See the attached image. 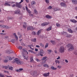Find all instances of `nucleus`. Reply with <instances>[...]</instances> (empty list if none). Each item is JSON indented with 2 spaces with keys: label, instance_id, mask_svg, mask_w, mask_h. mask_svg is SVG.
Returning a JSON list of instances; mask_svg holds the SVG:
<instances>
[{
  "label": "nucleus",
  "instance_id": "nucleus-40",
  "mask_svg": "<svg viewBox=\"0 0 77 77\" xmlns=\"http://www.w3.org/2000/svg\"><path fill=\"white\" fill-rule=\"evenodd\" d=\"M56 26L57 27H59L60 26V24L59 23H56Z\"/></svg>",
  "mask_w": 77,
  "mask_h": 77
},
{
  "label": "nucleus",
  "instance_id": "nucleus-49",
  "mask_svg": "<svg viewBox=\"0 0 77 77\" xmlns=\"http://www.w3.org/2000/svg\"><path fill=\"white\" fill-rule=\"evenodd\" d=\"M61 67H62L61 66H57V68H59V69H60L61 68Z\"/></svg>",
  "mask_w": 77,
  "mask_h": 77
},
{
  "label": "nucleus",
  "instance_id": "nucleus-58",
  "mask_svg": "<svg viewBox=\"0 0 77 77\" xmlns=\"http://www.w3.org/2000/svg\"><path fill=\"white\" fill-rule=\"evenodd\" d=\"M35 51H38V49L35 48Z\"/></svg>",
  "mask_w": 77,
  "mask_h": 77
},
{
  "label": "nucleus",
  "instance_id": "nucleus-28",
  "mask_svg": "<svg viewBox=\"0 0 77 77\" xmlns=\"http://www.w3.org/2000/svg\"><path fill=\"white\" fill-rule=\"evenodd\" d=\"M45 67H47V68H48L49 67V66H48V65L45 64H44L43 65Z\"/></svg>",
  "mask_w": 77,
  "mask_h": 77
},
{
  "label": "nucleus",
  "instance_id": "nucleus-44",
  "mask_svg": "<svg viewBox=\"0 0 77 77\" xmlns=\"http://www.w3.org/2000/svg\"><path fill=\"white\" fill-rule=\"evenodd\" d=\"M0 77H4V75L0 73Z\"/></svg>",
  "mask_w": 77,
  "mask_h": 77
},
{
  "label": "nucleus",
  "instance_id": "nucleus-41",
  "mask_svg": "<svg viewBox=\"0 0 77 77\" xmlns=\"http://www.w3.org/2000/svg\"><path fill=\"white\" fill-rule=\"evenodd\" d=\"M32 35H36V32L34 31L33 32H32Z\"/></svg>",
  "mask_w": 77,
  "mask_h": 77
},
{
  "label": "nucleus",
  "instance_id": "nucleus-39",
  "mask_svg": "<svg viewBox=\"0 0 77 77\" xmlns=\"http://www.w3.org/2000/svg\"><path fill=\"white\" fill-rule=\"evenodd\" d=\"M9 69H10V70H13V67L12 66H10L9 67Z\"/></svg>",
  "mask_w": 77,
  "mask_h": 77
},
{
  "label": "nucleus",
  "instance_id": "nucleus-26",
  "mask_svg": "<svg viewBox=\"0 0 77 77\" xmlns=\"http://www.w3.org/2000/svg\"><path fill=\"white\" fill-rule=\"evenodd\" d=\"M55 62H56V64H57V63H58V64L60 63V62L59 61L57 60H55Z\"/></svg>",
  "mask_w": 77,
  "mask_h": 77
},
{
  "label": "nucleus",
  "instance_id": "nucleus-25",
  "mask_svg": "<svg viewBox=\"0 0 77 77\" xmlns=\"http://www.w3.org/2000/svg\"><path fill=\"white\" fill-rule=\"evenodd\" d=\"M68 31L69 33H72V30H71L70 29H68Z\"/></svg>",
  "mask_w": 77,
  "mask_h": 77
},
{
  "label": "nucleus",
  "instance_id": "nucleus-10",
  "mask_svg": "<svg viewBox=\"0 0 77 77\" xmlns=\"http://www.w3.org/2000/svg\"><path fill=\"white\" fill-rule=\"evenodd\" d=\"M36 71H32L30 72V74L32 75H35V74H36Z\"/></svg>",
  "mask_w": 77,
  "mask_h": 77
},
{
  "label": "nucleus",
  "instance_id": "nucleus-8",
  "mask_svg": "<svg viewBox=\"0 0 77 77\" xmlns=\"http://www.w3.org/2000/svg\"><path fill=\"white\" fill-rule=\"evenodd\" d=\"M27 29L28 30H34L35 28L33 27V26H28L27 27Z\"/></svg>",
  "mask_w": 77,
  "mask_h": 77
},
{
  "label": "nucleus",
  "instance_id": "nucleus-3",
  "mask_svg": "<svg viewBox=\"0 0 77 77\" xmlns=\"http://www.w3.org/2000/svg\"><path fill=\"white\" fill-rule=\"evenodd\" d=\"M5 60H4V62L5 63H7L8 61H11L13 59L10 56H6L4 57Z\"/></svg>",
  "mask_w": 77,
  "mask_h": 77
},
{
  "label": "nucleus",
  "instance_id": "nucleus-45",
  "mask_svg": "<svg viewBox=\"0 0 77 77\" xmlns=\"http://www.w3.org/2000/svg\"><path fill=\"white\" fill-rule=\"evenodd\" d=\"M31 62H33V59L32 58H30Z\"/></svg>",
  "mask_w": 77,
  "mask_h": 77
},
{
  "label": "nucleus",
  "instance_id": "nucleus-53",
  "mask_svg": "<svg viewBox=\"0 0 77 77\" xmlns=\"http://www.w3.org/2000/svg\"><path fill=\"white\" fill-rule=\"evenodd\" d=\"M18 48L20 50H21L22 49V47H19Z\"/></svg>",
  "mask_w": 77,
  "mask_h": 77
},
{
  "label": "nucleus",
  "instance_id": "nucleus-1",
  "mask_svg": "<svg viewBox=\"0 0 77 77\" xmlns=\"http://www.w3.org/2000/svg\"><path fill=\"white\" fill-rule=\"evenodd\" d=\"M23 52H24V53H23L22 54V56L24 59H26V60H27V59L28 58V56L27 55V54H29V53L28 52H27V50L24 49H23Z\"/></svg>",
  "mask_w": 77,
  "mask_h": 77
},
{
  "label": "nucleus",
  "instance_id": "nucleus-19",
  "mask_svg": "<svg viewBox=\"0 0 77 77\" xmlns=\"http://www.w3.org/2000/svg\"><path fill=\"white\" fill-rule=\"evenodd\" d=\"M42 29H40L39 30L38 32H37L36 35H39V34H41V32L42 31Z\"/></svg>",
  "mask_w": 77,
  "mask_h": 77
},
{
  "label": "nucleus",
  "instance_id": "nucleus-21",
  "mask_svg": "<svg viewBox=\"0 0 77 77\" xmlns=\"http://www.w3.org/2000/svg\"><path fill=\"white\" fill-rule=\"evenodd\" d=\"M46 17L47 18H51L52 17L51 16L49 15H48L46 16Z\"/></svg>",
  "mask_w": 77,
  "mask_h": 77
},
{
  "label": "nucleus",
  "instance_id": "nucleus-37",
  "mask_svg": "<svg viewBox=\"0 0 77 77\" xmlns=\"http://www.w3.org/2000/svg\"><path fill=\"white\" fill-rule=\"evenodd\" d=\"M31 5H36V2H35L34 1H33L31 2Z\"/></svg>",
  "mask_w": 77,
  "mask_h": 77
},
{
  "label": "nucleus",
  "instance_id": "nucleus-34",
  "mask_svg": "<svg viewBox=\"0 0 77 77\" xmlns=\"http://www.w3.org/2000/svg\"><path fill=\"white\" fill-rule=\"evenodd\" d=\"M46 3H47V4H48L50 3V1L49 0H45Z\"/></svg>",
  "mask_w": 77,
  "mask_h": 77
},
{
  "label": "nucleus",
  "instance_id": "nucleus-33",
  "mask_svg": "<svg viewBox=\"0 0 77 77\" xmlns=\"http://www.w3.org/2000/svg\"><path fill=\"white\" fill-rule=\"evenodd\" d=\"M34 13L35 14H38V12H37V11L36 10V9H34Z\"/></svg>",
  "mask_w": 77,
  "mask_h": 77
},
{
  "label": "nucleus",
  "instance_id": "nucleus-4",
  "mask_svg": "<svg viewBox=\"0 0 77 77\" xmlns=\"http://www.w3.org/2000/svg\"><path fill=\"white\" fill-rule=\"evenodd\" d=\"M67 47L68 48L70 47V48L69 49V51H71V50H74V47H73V45H72L71 44H68L67 45Z\"/></svg>",
  "mask_w": 77,
  "mask_h": 77
},
{
  "label": "nucleus",
  "instance_id": "nucleus-56",
  "mask_svg": "<svg viewBox=\"0 0 77 77\" xmlns=\"http://www.w3.org/2000/svg\"><path fill=\"white\" fill-rule=\"evenodd\" d=\"M24 1L23 0H21V1L19 2L20 3H22V2H23Z\"/></svg>",
  "mask_w": 77,
  "mask_h": 77
},
{
  "label": "nucleus",
  "instance_id": "nucleus-16",
  "mask_svg": "<svg viewBox=\"0 0 77 77\" xmlns=\"http://www.w3.org/2000/svg\"><path fill=\"white\" fill-rule=\"evenodd\" d=\"M70 21H71V22H72V23H77V21H76L75 20H74V19H70Z\"/></svg>",
  "mask_w": 77,
  "mask_h": 77
},
{
  "label": "nucleus",
  "instance_id": "nucleus-27",
  "mask_svg": "<svg viewBox=\"0 0 77 77\" xmlns=\"http://www.w3.org/2000/svg\"><path fill=\"white\" fill-rule=\"evenodd\" d=\"M5 6H11V5L9 4H8V3L7 2V3H5V4H4Z\"/></svg>",
  "mask_w": 77,
  "mask_h": 77
},
{
  "label": "nucleus",
  "instance_id": "nucleus-7",
  "mask_svg": "<svg viewBox=\"0 0 77 77\" xmlns=\"http://www.w3.org/2000/svg\"><path fill=\"white\" fill-rule=\"evenodd\" d=\"M43 54H44L43 50H41L39 52L38 56H43Z\"/></svg>",
  "mask_w": 77,
  "mask_h": 77
},
{
  "label": "nucleus",
  "instance_id": "nucleus-52",
  "mask_svg": "<svg viewBox=\"0 0 77 77\" xmlns=\"http://www.w3.org/2000/svg\"><path fill=\"white\" fill-rule=\"evenodd\" d=\"M3 68H5V69H7L8 68V67L7 66H4L3 67Z\"/></svg>",
  "mask_w": 77,
  "mask_h": 77
},
{
  "label": "nucleus",
  "instance_id": "nucleus-55",
  "mask_svg": "<svg viewBox=\"0 0 77 77\" xmlns=\"http://www.w3.org/2000/svg\"><path fill=\"white\" fill-rule=\"evenodd\" d=\"M36 47H37V48H39L40 47V46H39V45H36Z\"/></svg>",
  "mask_w": 77,
  "mask_h": 77
},
{
  "label": "nucleus",
  "instance_id": "nucleus-61",
  "mask_svg": "<svg viewBox=\"0 0 77 77\" xmlns=\"http://www.w3.org/2000/svg\"><path fill=\"white\" fill-rule=\"evenodd\" d=\"M22 35H19V38H21Z\"/></svg>",
  "mask_w": 77,
  "mask_h": 77
},
{
  "label": "nucleus",
  "instance_id": "nucleus-64",
  "mask_svg": "<svg viewBox=\"0 0 77 77\" xmlns=\"http://www.w3.org/2000/svg\"><path fill=\"white\" fill-rule=\"evenodd\" d=\"M17 35H20L21 34H20V33L18 32L17 33Z\"/></svg>",
  "mask_w": 77,
  "mask_h": 77
},
{
  "label": "nucleus",
  "instance_id": "nucleus-59",
  "mask_svg": "<svg viewBox=\"0 0 77 77\" xmlns=\"http://www.w3.org/2000/svg\"><path fill=\"white\" fill-rule=\"evenodd\" d=\"M5 39H8V36H5Z\"/></svg>",
  "mask_w": 77,
  "mask_h": 77
},
{
  "label": "nucleus",
  "instance_id": "nucleus-13",
  "mask_svg": "<svg viewBox=\"0 0 77 77\" xmlns=\"http://www.w3.org/2000/svg\"><path fill=\"white\" fill-rule=\"evenodd\" d=\"M13 35H14V36L16 39V40H18V36H17V33H14L13 34Z\"/></svg>",
  "mask_w": 77,
  "mask_h": 77
},
{
  "label": "nucleus",
  "instance_id": "nucleus-42",
  "mask_svg": "<svg viewBox=\"0 0 77 77\" xmlns=\"http://www.w3.org/2000/svg\"><path fill=\"white\" fill-rule=\"evenodd\" d=\"M41 25H42V26H45V23H42L41 24Z\"/></svg>",
  "mask_w": 77,
  "mask_h": 77
},
{
  "label": "nucleus",
  "instance_id": "nucleus-57",
  "mask_svg": "<svg viewBox=\"0 0 77 77\" xmlns=\"http://www.w3.org/2000/svg\"><path fill=\"white\" fill-rule=\"evenodd\" d=\"M60 56H59L58 57V58H57V60L60 59Z\"/></svg>",
  "mask_w": 77,
  "mask_h": 77
},
{
  "label": "nucleus",
  "instance_id": "nucleus-18",
  "mask_svg": "<svg viewBox=\"0 0 77 77\" xmlns=\"http://www.w3.org/2000/svg\"><path fill=\"white\" fill-rule=\"evenodd\" d=\"M50 75V73L48 72L46 73H45L43 74V75L45 77H47L48 76H49Z\"/></svg>",
  "mask_w": 77,
  "mask_h": 77
},
{
  "label": "nucleus",
  "instance_id": "nucleus-5",
  "mask_svg": "<svg viewBox=\"0 0 77 77\" xmlns=\"http://www.w3.org/2000/svg\"><path fill=\"white\" fill-rule=\"evenodd\" d=\"M59 52L60 53H63L65 52V48L63 46L60 47L59 49Z\"/></svg>",
  "mask_w": 77,
  "mask_h": 77
},
{
  "label": "nucleus",
  "instance_id": "nucleus-48",
  "mask_svg": "<svg viewBox=\"0 0 77 77\" xmlns=\"http://www.w3.org/2000/svg\"><path fill=\"white\" fill-rule=\"evenodd\" d=\"M23 68L19 69V71H20V72H21V71H23Z\"/></svg>",
  "mask_w": 77,
  "mask_h": 77
},
{
  "label": "nucleus",
  "instance_id": "nucleus-51",
  "mask_svg": "<svg viewBox=\"0 0 77 77\" xmlns=\"http://www.w3.org/2000/svg\"><path fill=\"white\" fill-rule=\"evenodd\" d=\"M16 71L17 72H20V70L19 69H16Z\"/></svg>",
  "mask_w": 77,
  "mask_h": 77
},
{
  "label": "nucleus",
  "instance_id": "nucleus-24",
  "mask_svg": "<svg viewBox=\"0 0 77 77\" xmlns=\"http://www.w3.org/2000/svg\"><path fill=\"white\" fill-rule=\"evenodd\" d=\"M29 52H30L31 53H32L33 54H36V53L33 52V51L32 50H29Z\"/></svg>",
  "mask_w": 77,
  "mask_h": 77
},
{
  "label": "nucleus",
  "instance_id": "nucleus-12",
  "mask_svg": "<svg viewBox=\"0 0 77 77\" xmlns=\"http://www.w3.org/2000/svg\"><path fill=\"white\" fill-rule=\"evenodd\" d=\"M5 52L7 53H12V51L11 50H6Z\"/></svg>",
  "mask_w": 77,
  "mask_h": 77
},
{
  "label": "nucleus",
  "instance_id": "nucleus-50",
  "mask_svg": "<svg viewBox=\"0 0 77 77\" xmlns=\"http://www.w3.org/2000/svg\"><path fill=\"white\" fill-rule=\"evenodd\" d=\"M27 11L28 12V13H29V14H30V13L31 12H30V11L29 10H28Z\"/></svg>",
  "mask_w": 77,
  "mask_h": 77
},
{
  "label": "nucleus",
  "instance_id": "nucleus-2",
  "mask_svg": "<svg viewBox=\"0 0 77 77\" xmlns=\"http://www.w3.org/2000/svg\"><path fill=\"white\" fill-rule=\"evenodd\" d=\"M12 62L13 63H14L15 62L17 64H18V65H21V64L23 63V62L20 61L19 59L17 58L14 59Z\"/></svg>",
  "mask_w": 77,
  "mask_h": 77
},
{
  "label": "nucleus",
  "instance_id": "nucleus-62",
  "mask_svg": "<svg viewBox=\"0 0 77 77\" xmlns=\"http://www.w3.org/2000/svg\"><path fill=\"white\" fill-rule=\"evenodd\" d=\"M25 8L26 11H28V10H29V9H28V8H27V7H26Z\"/></svg>",
  "mask_w": 77,
  "mask_h": 77
},
{
  "label": "nucleus",
  "instance_id": "nucleus-14",
  "mask_svg": "<svg viewBox=\"0 0 77 77\" xmlns=\"http://www.w3.org/2000/svg\"><path fill=\"white\" fill-rule=\"evenodd\" d=\"M16 6L17 7H18V8H21V5H20V2H17L16 3Z\"/></svg>",
  "mask_w": 77,
  "mask_h": 77
},
{
  "label": "nucleus",
  "instance_id": "nucleus-20",
  "mask_svg": "<svg viewBox=\"0 0 77 77\" xmlns=\"http://www.w3.org/2000/svg\"><path fill=\"white\" fill-rule=\"evenodd\" d=\"M54 11H60V8H54Z\"/></svg>",
  "mask_w": 77,
  "mask_h": 77
},
{
  "label": "nucleus",
  "instance_id": "nucleus-17",
  "mask_svg": "<svg viewBox=\"0 0 77 77\" xmlns=\"http://www.w3.org/2000/svg\"><path fill=\"white\" fill-rule=\"evenodd\" d=\"M73 4H75L76 5L77 4V0H72Z\"/></svg>",
  "mask_w": 77,
  "mask_h": 77
},
{
  "label": "nucleus",
  "instance_id": "nucleus-63",
  "mask_svg": "<svg viewBox=\"0 0 77 77\" xmlns=\"http://www.w3.org/2000/svg\"><path fill=\"white\" fill-rule=\"evenodd\" d=\"M15 4H14L12 6V8H14V7H15Z\"/></svg>",
  "mask_w": 77,
  "mask_h": 77
},
{
  "label": "nucleus",
  "instance_id": "nucleus-15",
  "mask_svg": "<svg viewBox=\"0 0 77 77\" xmlns=\"http://www.w3.org/2000/svg\"><path fill=\"white\" fill-rule=\"evenodd\" d=\"M23 23H24V24L23 26V27L24 29H26V28L27 26V24H26V22H24Z\"/></svg>",
  "mask_w": 77,
  "mask_h": 77
},
{
  "label": "nucleus",
  "instance_id": "nucleus-43",
  "mask_svg": "<svg viewBox=\"0 0 77 77\" xmlns=\"http://www.w3.org/2000/svg\"><path fill=\"white\" fill-rule=\"evenodd\" d=\"M48 46V44L47 43L45 46V48H47Z\"/></svg>",
  "mask_w": 77,
  "mask_h": 77
},
{
  "label": "nucleus",
  "instance_id": "nucleus-38",
  "mask_svg": "<svg viewBox=\"0 0 77 77\" xmlns=\"http://www.w3.org/2000/svg\"><path fill=\"white\" fill-rule=\"evenodd\" d=\"M32 42H36V39L34 38L33 39H32Z\"/></svg>",
  "mask_w": 77,
  "mask_h": 77
},
{
  "label": "nucleus",
  "instance_id": "nucleus-36",
  "mask_svg": "<svg viewBox=\"0 0 77 77\" xmlns=\"http://www.w3.org/2000/svg\"><path fill=\"white\" fill-rule=\"evenodd\" d=\"M45 26H47V25H48L50 24L49 22H45Z\"/></svg>",
  "mask_w": 77,
  "mask_h": 77
},
{
  "label": "nucleus",
  "instance_id": "nucleus-11",
  "mask_svg": "<svg viewBox=\"0 0 77 77\" xmlns=\"http://www.w3.org/2000/svg\"><path fill=\"white\" fill-rule=\"evenodd\" d=\"M15 14H19L20 15V10H16L14 12Z\"/></svg>",
  "mask_w": 77,
  "mask_h": 77
},
{
  "label": "nucleus",
  "instance_id": "nucleus-60",
  "mask_svg": "<svg viewBox=\"0 0 77 77\" xmlns=\"http://www.w3.org/2000/svg\"><path fill=\"white\" fill-rule=\"evenodd\" d=\"M36 60L37 62H39V60L37 58L36 59Z\"/></svg>",
  "mask_w": 77,
  "mask_h": 77
},
{
  "label": "nucleus",
  "instance_id": "nucleus-29",
  "mask_svg": "<svg viewBox=\"0 0 77 77\" xmlns=\"http://www.w3.org/2000/svg\"><path fill=\"white\" fill-rule=\"evenodd\" d=\"M51 42L52 44H56V42H55V41H54L51 40Z\"/></svg>",
  "mask_w": 77,
  "mask_h": 77
},
{
  "label": "nucleus",
  "instance_id": "nucleus-22",
  "mask_svg": "<svg viewBox=\"0 0 77 77\" xmlns=\"http://www.w3.org/2000/svg\"><path fill=\"white\" fill-rule=\"evenodd\" d=\"M52 28V26H50L49 28L47 29L46 30L47 31H50V30H51V29Z\"/></svg>",
  "mask_w": 77,
  "mask_h": 77
},
{
  "label": "nucleus",
  "instance_id": "nucleus-32",
  "mask_svg": "<svg viewBox=\"0 0 77 77\" xmlns=\"http://www.w3.org/2000/svg\"><path fill=\"white\" fill-rule=\"evenodd\" d=\"M32 45H28V46L29 47V48H30L31 49V50H34V48H32V47H31V46H32Z\"/></svg>",
  "mask_w": 77,
  "mask_h": 77
},
{
  "label": "nucleus",
  "instance_id": "nucleus-30",
  "mask_svg": "<svg viewBox=\"0 0 77 77\" xmlns=\"http://www.w3.org/2000/svg\"><path fill=\"white\" fill-rule=\"evenodd\" d=\"M11 42L14 44V43L15 42V39H12V40H11Z\"/></svg>",
  "mask_w": 77,
  "mask_h": 77
},
{
  "label": "nucleus",
  "instance_id": "nucleus-35",
  "mask_svg": "<svg viewBox=\"0 0 77 77\" xmlns=\"http://www.w3.org/2000/svg\"><path fill=\"white\" fill-rule=\"evenodd\" d=\"M52 8H53V7H51V6H49L48 7V9H52Z\"/></svg>",
  "mask_w": 77,
  "mask_h": 77
},
{
  "label": "nucleus",
  "instance_id": "nucleus-54",
  "mask_svg": "<svg viewBox=\"0 0 77 77\" xmlns=\"http://www.w3.org/2000/svg\"><path fill=\"white\" fill-rule=\"evenodd\" d=\"M65 62L66 63H68V60H65Z\"/></svg>",
  "mask_w": 77,
  "mask_h": 77
},
{
  "label": "nucleus",
  "instance_id": "nucleus-23",
  "mask_svg": "<svg viewBox=\"0 0 77 77\" xmlns=\"http://www.w3.org/2000/svg\"><path fill=\"white\" fill-rule=\"evenodd\" d=\"M51 68L52 70H56L57 69V68H55L53 66H51Z\"/></svg>",
  "mask_w": 77,
  "mask_h": 77
},
{
  "label": "nucleus",
  "instance_id": "nucleus-31",
  "mask_svg": "<svg viewBox=\"0 0 77 77\" xmlns=\"http://www.w3.org/2000/svg\"><path fill=\"white\" fill-rule=\"evenodd\" d=\"M46 58H47V57H43V58H42V60H44L46 59Z\"/></svg>",
  "mask_w": 77,
  "mask_h": 77
},
{
  "label": "nucleus",
  "instance_id": "nucleus-9",
  "mask_svg": "<svg viewBox=\"0 0 77 77\" xmlns=\"http://www.w3.org/2000/svg\"><path fill=\"white\" fill-rule=\"evenodd\" d=\"M60 5H61V6H62L63 7H66V4L64 2H61L60 3Z\"/></svg>",
  "mask_w": 77,
  "mask_h": 77
},
{
  "label": "nucleus",
  "instance_id": "nucleus-46",
  "mask_svg": "<svg viewBox=\"0 0 77 77\" xmlns=\"http://www.w3.org/2000/svg\"><path fill=\"white\" fill-rule=\"evenodd\" d=\"M48 51H49V52L50 53H51V50H50V49H48L47 50Z\"/></svg>",
  "mask_w": 77,
  "mask_h": 77
},
{
  "label": "nucleus",
  "instance_id": "nucleus-47",
  "mask_svg": "<svg viewBox=\"0 0 77 77\" xmlns=\"http://www.w3.org/2000/svg\"><path fill=\"white\" fill-rule=\"evenodd\" d=\"M40 45L42 47H44V45L42 44V43H41L40 44Z\"/></svg>",
  "mask_w": 77,
  "mask_h": 77
},
{
  "label": "nucleus",
  "instance_id": "nucleus-6",
  "mask_svg": "<svg viewBox=\"0 0 77 77\" xmlns=\"http://www.w3.org/2000/svg\"><path fill=\"white\" fill-rule=\"evenodd\" d=\"M0 27L1 28H4L6 29H10V27H9L8 26L3 25H0Z\"/></svg>",
  "mask_w": 77,
  "mask_h": 77
}]
</instances>
